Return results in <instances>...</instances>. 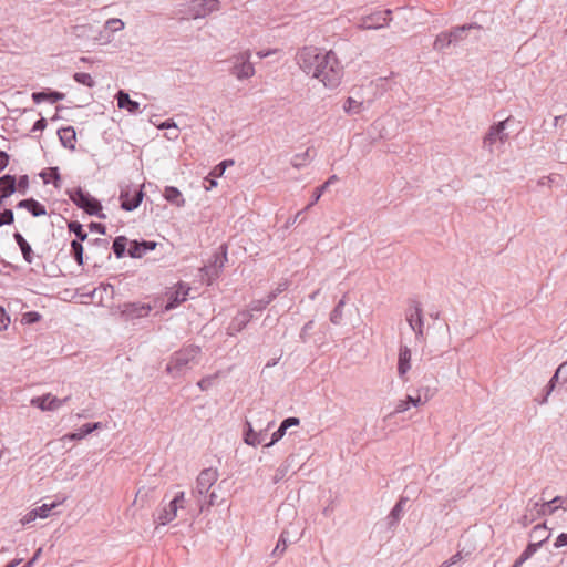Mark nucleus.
Returning a JSON list of instances; mask_svg holds the SVG:
<instances>
[{
  "label": "nucleus",
  "instance_id": "nucleus-1",
  "mask_svg": "<svg viewBox=\"0 0 567 567\" xmlns=\"http://www.w3.org/2000/svg\"><path fill=\"white\" fill-rule=\"evenodd\" d=\"M202 349L196 344H188L178 351H175L166 365V372L174 378L179 377L192 369L193 365L199 363Z\"/></svg>",
  "mask_w": 567,
  "mask_h": 567
},
{
  "label": "nucleus",
  "instance_id": "nucleus-2",
  "mask_svg": "<svg viewBox=\"0 0 567 567\" xmlns=\"http://www.w3.org/2000/svg\"><path fill=\"white\" fill-rule=\"evenodd\" d=\"M322 63L318 68L320 72H315L313 78L318 79L328 89L337 87L343 75V68L333 51L323 53Z\"/></svg>",
  "mask_w": 567,
  "mask_h": 567
},
{
  "label": "nucleus",
  "instance_id": "nucleus-3",
  "mask_svg": "<svg viewBox=\"0 0 567 567\" xmlns=\"http://www.w3.org/2000/svg\"><path fill=\"white\" fill-rule=\"evenodd\" d=\"M66 194L73 204L83 209L86 214L96 216L100 219L106 218V215L102 210L101 202L93 197L90 193L82 189V187L68 189Z\"/></svg>",
  "mask_w": 567,
  "mask_h": 567
},
{
  "label": "nucleus",
  "instance_id": "nucleus-4",
  "mask_svg": "<svg viewBox=\"0 0 567 567\" xmlns=\"http://www.w3.org/2000/svg\"><path fill=\"white\" fill-rule=\"evenodd\" d=\"M323 53L318 48L305 47L298 51L296 58L300 69L313 78L315 72H320L318 68L322 63Z\"/></svg>",
  "mask_w": 567,
  "mask_h": 567
},
{
  "label": "nucleus",
  "instance_id": "nucleus-5",
  "mask_svg": "<svg viewBox=\"0 0 567 567\" xmlns=\"http://www.w3.org/2000/svg\"><path fill=\"white\" fill-rule=\"evenodd\" d=\"M229 61L233 64L230 73L238 80L249 79L255 74L254 65L250 62L249 50L234 55Z\"/></svg>",
  "mask_w": 567,
  "mask_h": 567
},
{
  "label": "nucleus",
  "instance_id": "nucleus-6",
  "mask_svg": "<svg viewBox=\"0 0 567 567\" xmlns=\"http://www.w3.org/2000/svg\"><path fill=\"white\" fill-rule=\"evenodd\" d=\"M143 187L144 185H141L140 187H133L131 185L121 187L120 202L123 210L133 212L141 205L145 195Z\"/></svg>",
  "mask_w": 567,
  "mask_h": 567
},
{
  "label": "nucleus",
  "instance_id": "nucleus-7",
  "mask_svg": "<svg viewBox=\"0 0 567 567\" xmlns=\"http://www.w3.org/2000/svg\"><path fill=\"white\" fill-rule=\"evenodd\" d=\"M405 319L410 328L414 331L415 338L419 340L424 336L423 309L419 301L411 300L405 311Z\"/></svg>",
  "mask_w": 567,
  "mask_h": 567
},
{
  "label": "nucleus",
  "instance_id": "nucleus-8",
  "mask_svg": "<svg viewBox=\"0 0 567 567\" xmlns=\"http://www.w3.org/2000/svg\"><path fill=\"white\" fill-rule=\"evenodd\" d=\"M220 9L219 0H193L188 4V14L192 19H202Z\"/></svg>",
  "mask_w": 567,
  "mask_h": 567
},
{
  "label": "nucleus",
  "instance_id": "nucleus-9",
  "mask_svg": "<svg viewBox=\"0 0 567 567\" xmlns=\"http://www.w3.org/2000/svg\"><path fill=\"white\" fill-rule=\"evenodd\" d=\"M218 478L217 470L214 468H205L203 470L197 480L196 485L192 492L193 496H204L209 493L212 486Z\"/></svg>",
  "mask_w": 567,
  "mask_h": 567
},
{
  "label": "nucleus",
  "instance_id": "nucleus-10",
  "mask_svg": "<svg viewBox=\"0 0 567 567\" xmlns=\"http://www.w3.org/2000/svg\"><path fill=\"white\" fill-rule=\"evenodd\" d=\"M185 501V493L178 492L167 505H165L157 516V522L161 525H166L174 520L177 516L178 508H183Z\"/></svg>",
  "mask_w": 567,
  "mask_h": 567
},
{
  "label": "nucleus",
  "instance_id": "nucleus-11",
  "mask_svg": "<svg viewBox=\"0 0 567 567\" xmlns=\"http://www.w3.org/2000/svg\"><path fill=\"white\" fill-rule=\"evenodd\" d=\"M392 11L390 9L377 11L364 16L361 19L360 27L367 30H377L386 27L392 20Z\"/></svg>",
  "mask_w": 567,
  "mask_h": 567
},
{
  "label": "nucleus",
  "instance_id": "nucleus-12",
  "mask_svg": "<svg viewBox=\"0 0 567 567\" xmlns=\"http://www.w3.org/2000/svg\"><path fill=\"white\" fill-rule=\"evenodd\" d=\"M70 400V396L59 399L51 393H47L41 396L32 398L30 403L32 406L40 409L41 411H56Z\"/></svg>",
  "mask_w": 567,
  "mask_h": 567
},
{
  "label": "nucleus",
  "instance_id": "nucleus-13",
  "mask_svg": "<svg viewBox=\"0 0 567 567\" xmlns=\"http://www.w3.org/2000/svg\"><path fill=\"white\" fill-rule=\"evenodd\" d=\"M558 508L567 509L566 497L556 496L551 501L543 502L542 504L536 502L529 511L535 512L536 516H545L554 514Z\"/></svg>",
  "mask_w": 567,
  "mask_h": 567
},
{
  "label": "nucleus",
  "instance_id": "nucleus-14",
  "mask_svg": "<svg viewBox=\"0 0 567 567\" xmlns=\"http://www.w3.org/2000/svg\"><path fill=\"white\" fill-rule=\"evenodd\" d=\"M509 118H506L504 121L498 122L497 124H494L489 127L488 133L483 140V146L485 148H488L489 152L493 151V145L497 142H504L507 138V134L504 133V130L506 127V124L508 123Z\"/></svg>",
  "mask_w": 567,
  "mask_h": 567
},
{
  "label": "nucleus",
  "instance_id": "nucleus-15",
  "mask_svg": "<svg viewBox=\"0 0 567 567\" xmlns=\"http://www.w3.org/2000/svg\"><path fill=\"white\" fill-rule=\"evenodd\" d=\"M151 310L152 307L148 303L127 302L122 306L121 315L125 317L126 320H133L146 317Z\"/></svg>",
  "mask_w": 567,
  "mask_h": 567
},
{
  "label": "nucleus",
  "instance_id": "nucleus-16",
  "mask_svg": "<svg viewBox=\"0 0 567 567\" xmlns=\"http://www.w3.org/2000/svg\"><path fill=\"white\" fill-rule=\"evenodd\" d=\"M188 292L189 287L184 282H179L176 289L169 293L167 302L165 305V310H172L178 307L182 302H184L187 299Z\"/></svg>",
  "mask_w": 567,
  "mask_h": 567
},
{
  "label": "nucleus",
  "instance_id": "nucleus-17",
  "mask_svg": "<svg viewBox=\"0 0 567 567\" xmlns=\"http://www.w3.org/2000/svg\"><path fill=\"white\" fill-rule=\"evenodd\" d=\"M157 243L151 240H132L130 243V247L127 249V254L131 258H142L148 251H152L156 248Z\"/></svg>",
  "mask_w": 567,
  "mask_h": 567
},
{
  "label": "nucleus",
  "instance_id": "nucleus-18",
  "mask_svg": "<svg viewBox=\"0 0 567 567\" xmlns=\"http://www.w3.org/2000/svg\"><path fill=\"white\" fill-rule=\"evenodd\" d=\"M299 423H300V420L295 416L285 419L280 423L279 427L272 433L270 442L265 444V447H270L274 444H276L279 440H281L284 437V435L286 434L288 429H290L291 426H297V425H299Z\"/></svg>",
  "mask_w": 567,
  "mask_h": 567
},
{
  "label": "nucleus",
  "instance_id": "nucleus-19",
  "mask_svg": "<svg viewBox=\"0 0 567 567\" xmlns=\"http://www.w3.org/2000/svg\"><path fill=\"white\" fill-rule=\"evenodd\" d=\"M252 317H254V315L250 313V310L239 311L229 324V328H228L230 330L229 334L233 336L234 333H237V332H240L241 330H244L247 327V324L250 322Z\"/></svg>",
  "mask_w": 567,
  "mask_h": 567
},
{
  "label": "nucleus",
  "instance_id": "nucleus-20",
  "mask_svg": "<svg viewBox=\"0 0 567 567\" xmlns=\"http://www.w3.org/2000/svg\"><path fill=\"white\" fill-rule=\"evenodd\" d=\"M17 192V178L14 175L6 174L0 177V198L7 199Z\"/></svg>",
  "mask_w": 567,
  "mask_h": 567
},
{
  "label": "nucleus",
  "instance_id": "nucleus-21",
  "mask_svg": "<svg viewBox=\"0 0 567 567\" xmlns=\"http://www.w3.org/2000/svg\"><path fill=\"white\" fill-rule=\"evenodd\" d=\"M65 97L64 93L52 91V90H45V91H39L32 93V100L34 103L39 104L42 102H50V103H56L59 101H62Z\"/></svg>",
  "mask_w": 567,
  "mask_h": 567
},
{
  "label": "nucleus",
  "instance_id": "nucleus-22",
  "mask_svg": "<svg viewBox=\"0 0 567 567\" xmlns=\"http://www.w3.org/2000/svg\"><path fill=\"white\" fill-rule=\"evenodd\" d=\"M546 540H548V536H545L539 542L529 543L512 567H522V565L528 560Z\"/></svg>",
  "mask_w": 567,
  "mask_h": 567
},
{
  "label": "nucleus",
  "instance_id": "nucleus-23",
  "mask_svg": "<svg viewBox=\"0 0 567 567\" xmlns=\"http://www.w3.org/2000/svg\"><path fill=\"white\" fill-rule=\"evenodd\" d=\"M61 144L71 151L75 150L76 133L73 126L62 127L58 131Z\"/></svg>",
  "mask_w": 567,
  "mask_h": 567
},
{
  "label": "nucleus",
  "instance_id": "nucleus-24",
  "mask_svg": "<svg viewBox=\"0 0 567 567\" xmlns=\"http://www.w3.org/2000/svg\"><path fill=\"white\" fill-rule=\"evenodd\" d=\"M117 106L120 109H125L132 114H136L140 112V103L132 100L130 95L124 91H118L116 94Z\"/></svg>",
  "mask_w": 567,
  "mask_h": 567
},
{
  "label": "nucleus",
  "instance_id": "nucleus-25",
  "mask_svg": "<svg viewBox=\"0 0 567 567\" xmlns=\"http://www.w3.org/2000/svg\"><path fill=\"white\" fill-rule=\"evenodd\" d=\"M101 422H94V423H85L83 424L76 432L68 433L64 439L71 440V441H78L82 440L86 435L91 434L97 429H102Z\"/></svg>",
  "mask_w": 567,
  "mask_h": 567
},
{
  "label": "nucleus",
  "instance_id": "nucleus-26",
  "mask_svg": "<svg viewBox=\"0 0 567 567\" xmlns=\"http://www.w3.org/2000/svg\"><path fill=\"white\" fill-rule=\"evenodd\" d=\"M406 502L408 497L402 496L391 509L390 514L386 517L388 525L390 528L396 526L398 523L400 522Z\"/></svg>",
  "mask_w": 567,
  "mask_h": 567
},
{
  "label": "nucleus",
  "instance_id": "nucleus-27",
  "mask_svg": "<svg viewBox=\"0 0 567 567\" xmlns=\"http://www.w3.org/2000/svg\"><path fill=\"white\" fill-rule=\"evenodd\" d=\"M411 350L406 346H401L399 351V361H398V373L400 378H403L405 373L410 370L411 364Z\"/></svg>",
  "mask_w": 567,
  "mask_h": 567
},
{
  "label": "nucleus",
  "instance_id": "nucleus-28",
  "mask_svg": "<svg viewBox=\"0 0 567 567\" xmlns=\"http://www.w3.org/2000/svg\"><path fill=\"white\" fill-rule=\"evenodd\" d=\"M89 245H91L95 248V251H94L95 257H99L100 259H106V260H110L112 258L107 239L95 238L93 240H90Z\"/></svg>",
  "mask_w": 567,
  "mask_h": 567
},
{
  "label": "nucleus",
  "instance_id": "nucleus-29",
  "mask_svg": "<svg viewBox=\"0 0 567 567\" xmlns=\"http://www.w3.org/2000/svg\"><path fill=\"white\" fill-rule=\"evenodd\" d=\"M13 238H14L17 245L19 246V248L21 250L23 259L28 264H32L33 262V258H34V254H33V250L31 248V245L27 241V239L19 231H16L13 234Z\"/></svg>",
  "mask_w": 567,
  "mask_h": 567
},
{
  "label": "nucleus",
  "instance_id": "nucleus-30",
  "mask_svg": "<svg viewBox=\"0 0 567 567\" xmlns=\"http://www.w3.org/2000/svg\"><path fill=\"white\" fill-rule=\"evenodd\" d=\"M164 198L177 207H183L185 205V199L183 198L182 193L175 186H166L164 189Z\"/></svg>",
  "mask_w": 567,
  "mask_h": 567
},
{
  "label": "nucleus",
  "instance_id": "nucleus-31",
  "mask_svg": "<svg viewBox=\"0 0 567 567\" xmlns=\"http://www.w3.org/2000/svg\"><path fill=\"white\" fill-rule=\"evenodd\" d=\"M480 27L476 23H470V24H463L460 27L453 28L451 31H449V34L451 35V42L452 44H456L464 40L465 33L472 29H478Z\"/></svg>",
  "mask_w": 567,
  "mask_h": 567
},
{
  "label": "nucleus",
  "instance_id": "nucleus-32",
  "mask_svg": "<svg viewBox=\"0 0 567 567\" xmlns=\"http://www.w3.org/2000/svg\"><path fill=\"white\" fill-rule=\"evenodd\" d=\"M246 426L247 430L244 433L245 443L251 446L261 444L264 442L265 434H262L261 432H255L249 422H246Z\"/></svg>",
  "mask_w": 567,
  "mask_h": 567
},
{
  "label": "nucleus",
  "instance_id": "nucleus-33",
  "mask_svg": "<svg viewBox=\"0 0 567 567\" xmlns=\"http://www.w3.org/2000/svg\"><path fill=\"white\" fill-rule=\"evenodd\" d=\"M40 177L43 179L44 184L52 182L55 188H60L61 186L60 171L56 166L50 167L48 171H42Z\"/></svg>",
  "mask_w": 567,
  "mask_h": 567
},
{
  "label": "nucleus",
  "instance_id": "nucleus-34",
  "mask_svg": "<svg viewBox=\"0 0 567 567\" xmlns=\"http://www.w3.org/2000/svg\"><path fill=\"white\" fill-rule=\"evenodd\" d=\"M338 181V176L337 175H332L330 176L322 185H320L319 187H317L313 193H312V197H311V202L308 204V206L305 208L306 209H309L312 205H315L319 199L320 197L322 196V194L324 193V190L333 183H336Z\"/></svg>",
  "mask_w": 567,
  "mask_h": 567
},
{
  "label": "nucleus",
  "instance_id": "nucleus-35",
  "mask_svg": "<svg viewBox=\"0 0 567 567\" xmlns=\"http://www.w3.org/2000/svg\"><path fill=\"white\" fill-rule=\"evenodd\" d=\"M564 369H565V367L563 369H557L555 374L550 378L549 382L547 383V385L545 388L544 396L542 398V400L538 401L539 404L547 403L548 396L554 391V389L556 386V383L558 382L559 379H561L560 378L561 377V371H564Z\"/></svg>",
  "mask_w": 567,
  "mask_h": 567
},
{
  "label": "nucleus",
  "instance_id": "nucleus-36",
  "mask_svg": "<svg viewBox=\"0 0 567 567\" xmlns=\"http://www.w3.org/2000/svg\"><path fill=\"white\" fill-rule=\"evenodd\" d=\"M82 243L83 241H80V240H72L70 244L71 256L74 258V260L76 261V264L79 266L84 265V248H83Z\"/></svg>",
  "mask_w": 567,
  "mask_h": 567
},
{
  "label": "nucleus",
  "instance_id": "nucleus-37",
  "mask_svg": "<svg viewBox=\"0 0 567 567\" xmlns=\"http://www.w3.org/2000/svg\"><path fill=\"white\" fill-rule=\"evenodd\" d=\"M126 245H127V238L125 236L115 237L113 245H112V250H113L114 255L116 256V258L120 259L125 256Z\"/></svg>",
  "mask_w": 567,
  "mask_h": 567
},
{
  "label": "nucleus",
  "instance_id": "nucleus-38",
  "mask_svg": "<svg viewBox=\"0 0 567 567\" xmlns=\"http://www.w3.org/2000/svg\"><path fill=\"white\" fill-rule=\"evenodd\" d=\"M68 228L70 233L75 235L74 240L85 241L87 239V234L83 229V225L76 220L70 221L68 224Z\"/></svg>",
  "mask_w": 567,
  "mask_h": 567
},
{
  "label": "nucleus",
  "instance_id": "nucleus-39",
  "mask_svg": "<svg viewBox=\"0 0 567 567\" xmlns=\"http://www.w3.org/2000/svg\"><path fill=\"white\" fill-rule=\"evenodd\" d=\"M344 305H346V299L343 297L338 301V303L336 305V307L333 308V310L330 313L331 323H333L336 326L341 323L342 317H343Z\"/></svg>",
  "mask_w": 567,
  "mask_h": 567
},
{
  "label": "nucleus",
  "instance_id": "nucleus-40",
  "mask_svg": "<svg viewBox=\"0 0 567 567\" xmlns=\"http://www.w3.org/2000/svg\"><path fill=\"white\" fill-rule=\"evenodd\" d=\"M60 503L52 502L50 504H42L41 506L32 509L33 517L47 518L50 516L52 509H54Z\"/></svg>",
  "mask_w": 567,
  "mask_h": 567
},
{
  "label": "nucleus",
  "instance_id": "nucleus-41",
  "mask_svg": "<svg viewBox=\"0 0 567 567\" xmlns=\"http://www.w3.org/2000/svg\"><path fill=\"white\" fill-rule=\"evenodd\" d=\"M452 44L449 32H441L436 35L433 48L436 51H444Z\"/></svg>",
  "mask_w": 567,
  "mask_h": 567
},
{
  "label": "nucleus",
  "instance_id": "nucleus-42",
  "mask_svg": "<svg viewBox=\"0 0 567 567\" xmlns=\"http://www.w3.org/2000/svg\"><path fill=\"white\" fill-rule=\"evenodd\" d=\"M220 268L217 266L206 265L203 268H200L202 277H206V281L208 285L213 282L216 278L219 277Z\"/></svg>",
  "mask_w": 567,
  "mask_h": 567
},
{
  "label": "nucleus",
  "instance_id": "nucleus-43",
  "mask_svg": "<svg viewBox=\"0 0 567 567\" xmlns=\"http://www.w3.org/2000/svg\"><path fill=\"white\" fill-rule=\"evenodd\" d=\"M343 110L349 115L359 114L362 110V102H359L350 96L346 100L343 104Z\"/></svg>",
  "mask_w": 567,
  "mask_h": 567
},
{
  "label": "nucleus",
  "instance_id": "nucleus-44",
  "mask_svg": "<svg viewBox=\"0 0 567 567\" xmlns=\"http://www.w3.org/2000/svg\"><path fill=\"white\" fill-rule=\"evenodd\" d=\"M33 217H41L47 215L45 206L42 205L40 202H38L34 198H30V203L27 209Z\"/></svg>",
  "mask_w": 567,
  "mask_h": 567
},
{
  "label": "nucleus",
  "instance_id": "nucleus-45",
  "mask_svg": "<svg viewBox=\"0 0 567 567\" xmlns=\"http://www.w3.org/2000/svg\"><path fill=\"white\" fill-rule=\"evenodd\" d=\"M226 261H227V246L221 245L219 247V251L214 254L213 261L210 262V265L217 266L218 268L223 269Z\"/></svg>",
  "mask_w": 567,
  "mask_h": 567
},
{
  "label": "nucleus",
  "instance_id": "nucleus-46",
  "mask_svg": "<svg viewBox=\"0 0 567 567\" xmlns=\"http://www.w3.org/2000/svg\"><path fill=\"white\" fill-rule=\"evenodd\" d=\"M310 159V148L306 150L302 153L293 155L291 158V165L296 168L303 167L307 162Z\"/></svg>",
  "mask_w": 567,
  "mask_h": 567
},
{
  "label": "nucleus",
  "instance_id": "nucleus-47",
  "mask_svg": "<svg viewBox=\"0 0 567 567\" xmlns=\"http://www.w3.org/2000/svg\"><path fill=\"white\" fill-rule=\"evenodd\" d=\"M73 80L82 85H85L87 87H93L95 85L94 80L89 73L84 72H76L73 74Z\"/></svg>",
  "mask_w": 567,
  "mask_h": 567
},
{
  "label": "nucleus",
  "instance_id": "nucleus-48",
  "mask_svg": "<svg viewBox=\"0 0 567 567\" xmlns=\"http://www.w3.org/2000/svg\"><path fill=\"white\" fill-rule=\"evenodd\" d=\"M549 535L550 534L547 532V526L545 523L536 525L530 533V537L536 539L537 542L543 539L545 536L549 537Z\"/></svg>",
  "mask_w": 567,
  "mask_h": 567
},
{
  "label": "nucleus",
  "instance_id": "nucleus-49",
  "mask_svg": "<svg viewBox=\"0 0 567 567\" xmlns=\"http://www.w3.org/2000/svg\"><path fill=\"white\" fill-rule=\"evenodd\" d=\"M286 535H287L286 532H282L280 534L277 545H276L275 549L272 550V556H279L286 550L287 544H288V539H287Z\"/></svg>",
  "mask_w": 567,
  "mask_h": 567
},
{
  "label": "nucleus",
  "instance_id": "nucleus-50",
  "mask_svg": "<svg viewBox=\"0 0 567 567\" xmlns=\"http://www.w3.org/2000/svg\"><path fill=\"white\" fill-rule=\"evenodd\" d=\"M125 27L124 22L118 18H111L105 22V29L111 32H117L123 30Z\"/></svg>",
  "mask_w": 567,
  "mask_h": 567
},
{
  "label": "nucleus",
  "instance_id": "nucleus-51",
  "mask_svg": "<svg viewBox=\"0 0 567 567\" xmlns=\"http://www.w3.org/2000/svg\"><path fill=\"white\" fill-rule=\"evenodd\" d=\"M233 164H234V161H231V159H225V161L220 162L210 172V176H213V177H220V176H223V174L225 173L226 168L229 165H233Z\"/></svg>",
  "mask_w": 567,
  "mask_h": 567
},
{
  "label": "nucleus",
  "instance_id": "nucleus-52",
  "mask_svg": "<svg viewBox=\"0 0 567 567\" xmlns=\"http://www.w3.org/2000/svg\"><path fill=\"white\" fill-rule=\"evenodd\" d=\"M289 467H290V465L287 464V463L281 464L276 470V473H275V475L272 477V483L277 484V483L281 482L286 477V475H287V473L289 471Z\"/></svg>",
  "mask_w": 567,
  "mask_h": 567
},
{
  "label": "nucleus",
  "instance_id": "nucleus-53",
  "mask_svg": "<svg viewBox=\"0 0 567 567\" xmlns=\"http://www.w3.org/2000/svg\"><path fill=\"white\" fill-rule=\"evenodd\" d=\"M313 320H309L303 324V327L300 330L299 339L301 342L306 343L309 340L310 331L313 329Z\"/></svg>",
  "mask_w": 567,
  "mask_h": 567
},
{
  "label": "nucleus",
  "instance_id": "nucleus-54",
  "mask_svg": "<svg viewBox=\"0 0 567 567\" xmlns=\"http://www.w3.org/2000/svg\"><path fill=\"white\" fill-rule=\"evenodd\" d=\"M29 189V177L28 175H21L17 179V192H19L21 195H25Z\"/></svg>",
  "mask_w": 567,
  "mask_h": 567
},
{
  "label": "nucleus",
  "instance_id": "nucleus-55",
  "mask_svg": "<svg viewBox=\"0 0 567 567\" xmlns=\"http://www.w3.org/2000/svg\"><path fill=\"white\" fill-rule=\"evenodd\" d=\"M268 305H269V300H267V299L254 300L250 302L249 308L247 310H250V313H252L254 311L260 312Z\"/></svg>",
  "mask_w": 567,
  "mask_h": 567
},
{
  "label": "nucleus",
  "instance_id": "nucleus-56",
  "mask_svg": "<svg viewBox=\"0 0 567 567\" xmlns=\"http://www.w3.org/2000/svg\"><path fill=\"white\" fill-rule=\"evenodd\" d=\"M287 288H288L287 281L280 282L272 291H270L268 293L266 299L269 300V303L272 302L278 297V295H280L282 291H285Z\"/></svg>",
  "mask_w": 567,
  "mask_h": 567
},
{
  "label": "nucleus",
  "instance_id": "nucleus-57",
  "mask_svg": "<svg viewBox=\"0 0 567 567\" xmlns=\"http://www.w3.org/2000/svg\"><path fill=\"white\" fill-rule=\"evenodd\" d=\"M41 315L37 311H28L22 316V322L27 324H32L40 321Z\"/></svg>",
  "mask_w": 567,
  "mask_h": 567
},
{
  "label": "nucleus",
  "instance_id": "nucleus-58",
  "mask_svg": "<svg viewBox=\"0 0 567 567\" xmlns=\"http://www.w3.org/2000/svg\"><path fill=\"white\" fill-rule=\"evenodd\" d=\"M214 381H215V377L208 375V377L200 379L198 381L197 385L202 391H207L212 388Z\"/></svg>",
  "mask_w": 567,
  "mask_h": 567
},
{
  "label": "nucleus",
  "instance_id": "nucleus-59",
  "mask_svg": "<svg viewBox=\"0 0 567 567\" xmlns=\"http://www.w3.org/2000/svg\"><path fill=\"white\" fill-rule=\"evenodd\" d=\"M10 324V317L4 308L0 306V331L6 330Z\"/></svg>",
  "mask_w": 567,
  "mask_h": 567
},
{
  "label": "nucleus",
  "instance_id": "nucleus-60",
  "mask_svg": "<svg viewBox=\"0 0 567 567\" xmlns=\"http://www.w3.org/2000/svg\"><path fill=\"white\" fill-rule=\"evenodd\" d=\"M409 409H410V403L406 401V399H405V400H400V401L396 403V405H395V408H394L393 412H392L390 415H393V414H398V413L405 412V411H408Z\"/></svg>",
  "mask_w": 567,
  "mask_h": 567
},
{
  "label": "nucleus",
  "instance_id": "nucleus-61",
  "mask_svg": "<svg viewBox=\"0 0 567 567\" xmlns=\"http://www.w3.org/2000/svg\"><path fill=\"white\" fill-rule=\"evenodd\" d=\"M207 497H208V499L205 501L204 503L200 499H198V505L200 506V509H203L204 506L209 507V506H213V505L216 504L217 495H216V493L214 491L210 492Z\"/></svg>",
  "mask_w": 567,
  "mask_h": 567
},
{
  "label": "nucleus",
  "instance_id": "nucleus-62",
  "mask_svg": "<svg viewBox=\"0 0 567 567\" xmlns=\"http://www.w3.org/2000/svg\"><path fill=\"white\" fill-rule=\"evenodd\" d=\"M1 219L6 220V225H11L14 221V215L12 209H4L0 214Z\"/></svg>",
  "mask_w": 567,
  "mask_h": 567
},
{
  "label": "nucleus",
  "instance_id": "nucleus-63",
  "mask_svg": "<svg viewBox=\"0 0 567 567\" xmlns=\"http://www.w3.org/2000/svg\"><path fill=\"white\" fill-rule=\"evenodd\" d=\"M89 229L91 231H96L101 235H104L106 233V227L105 225L101 224V223H95V221H92L91 224H89Z\"/></svg>",
  "mask_w": 567,
  "mask_h": 567
},
{
  "label": "nucleus",
  "instance_id": "nucleus-64",
  "mask_svg": "<svg viewBox=\"0 0 567 567\" xmlns=\"http://www.w3.org/2000/svg\"><path fill=\"white\" fill-rule=\"evenodd\" d=\"M564 546H567V533H561L560 535H558L554 543L555 548H560Z\"/></svg>",
  "mask_w": 567,
  "mask_h": 567
}]
</instances>
